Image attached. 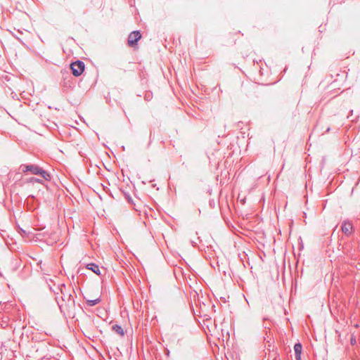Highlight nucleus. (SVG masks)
<instances>
[{"label":"nucleus","mask_w":360,"mask_h":360,"mask_svg":"<svg viewBox=\"0 0 360 360\" xmlns=\"http://www.w3.org/2000/svg\"><path fill=\"white\" fill-rule=\"evenodd\" d=\"M60 291V297L57 296L56 297L58 305L60 309L63 311V308L64 307H70L75 305V299L73 295L71 294L70 291L73 292V290H68L66 286L63 284L59 287Z\"/></svg>","instance_id":"f257e3e1"},{"label":"nucleus","mask_w":360,"mask_h":360,"mask_svg":"<svg viewBox=\"0 0 360 360\" xmlns=\"http://www.w3.org/2000/svg\"><path fill=\"white\" fill-rule=\"evenodd\" d=\"M20 169L23 173L30 172L32 174L40 175L46 181H50L51 178V174L47 171L37 165L23 164L20 165Z\"/></svg>","instance_id":"f03ea898"},{"label":"nucleus","mask_w":360,"mask_h":360,"mask_svg":"<svg viewBox=\"0 0 360 360\" xmlns=\"http://www.w3.org/2000/svg\"><path fill=\"white\" fill-rule=\"evenodd\" d=\"M85 65L82 60H76L70 64L72 75L75 77L80 76L84 70Z\"/></svg>","instance_id":"7ed1b4c3"},{"label":"nucleus","mask_w":360,"mask_h":360,"mask_svg":"<svg viewBox=\"0 0 360 360\" xmlns=\"http://www.w3.org/2000/svg\"><path fill=\"white\" fill-rule=\"evenodd\" d=\"M141 34L139 31L131 32L128 37V44L129 46H134L141 39Z\"/></svg>","instance_id":"20e7f679"},{"label":"nucleus","mask_w":360,"mask_h":360,"mask_svg":"<svg viewBox=\"0 0 360 360\" xmlns=\"http://www.w3.org/2000/svg\"><path fill=\"white\" fill-rule=\"evenodd\" d=\"M352 227L351 222L344 221L341 226V230L345 235L349 236L352 234Z\"/></svg>","instance_id":"39448f33"},{"label":"nucleus","mask_w":360,"mask_h":360,"mask_svg":"<svg viewBox=\"0 0 360 360\" xmlns=\"http://www.w3.org/2000/svg\"><path fill=\"white\" fill-rule=\"evenodd\" d=\"M302 349V344L300 342L296 343L294 346L295 359L297 360H300V359H301Z\"/></svg>","instance_id":"423d86ee"},{"label":"nucleus","mask_w":360,"mask_h":360,"mask_svg":"<svg viewBox=\"0 0 360 360\" xmlns=\"http://www.w3.org/2000/svg\"><path fill=\"white\" fill-rule=\"evenodd\" d=\"M86 268L92 271L96 275H101V271H100V268H99L98 265H97L94 263H90V264H87Z\"/></svg>","instance_id":"0eeeda50"},{"label":"nucleus","mask_w":360,"mask_h":360,"mask_svg":"<svg viewBox=\"0 0 360 360\" xmlns=\"http://www.w3.org/2000/svg\"><path fill=\"white\" fill-rule=\"evenodd\" d=\"M112 330L117 334L120 335V336H124V329L120 325L115 324V325L112 326Z\"/></svg>","instance_id":"6e6552de"},{"label":"nucleus","mask_w":360,"mask_h":360,"mask_svg":"<svg viewBox=\"0 0 360 360\" xmlns=\"http://www.w3.org/2000/svg\"><path fill=\"white\" fill-rule=\"evenodd\" d=\"M100 302H101V299H100V297H98L94 300H87L86 304L89 307H93V306H95L96 304H98Z\"/></svg>","instance_id":"1a4fd4ad"},{"label":"nucleus","mask_w":360,"mask_h":360,"mask_svg":"<svg viewBox=\"0 0 360 360\" xmlns=\"http://www.w3.org/2000/svg\"><path fill=\"white\" fill-rule=\"evenodd\" d=\"M27 181L30 182V183L42 184V180L41 179H37V178H35V177H32V178L29 179Z\"/></svg>","instance_id":"9d476101"},{"label":"nucleus","mask_w":360,"mask_h":360,"mask_svg":"<svg viewBox=\"0 0 360 360\" xmlns=\"http://www.w3.org/2000/svg\"><path fill=\"white\" fill-rule=\"evenodd\" d=\"M355 342H356L355 339H352L351 340V343L352 344H354Z\"/></svg>","instance_id":"9b49d317"},{"label":"nucleus","mask_w":360,"mask_h":360,"mask_svg":"<svg viewBox=\"0 0 360 360\" xmlns=\"http://www.w3.org/2000/svg\"><path fill=\"white\" fill-rule=\"evenodd\" d=\"M330 131V127H328L327 129H326V131Z\"/></svg>","instance_id":"f8f14e48"}]
</instances>
